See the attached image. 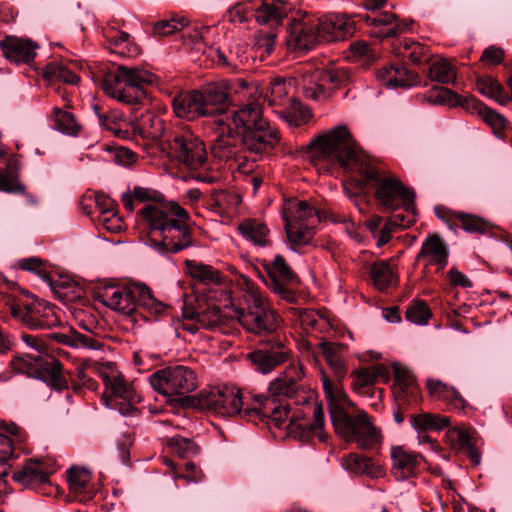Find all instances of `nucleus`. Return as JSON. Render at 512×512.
Here are the masks:
<instances>
[{
    "instance_id": "1",
    "label": "nucleus",
    "mask_w": 512,
    "mask_h": 512,
    "mask_svg": "<svg viewBox=\"0 0 512 512\" xmlns=\"http://www.w3.org/2000/svg\"><path fill=\"white\" fill-rule=\"evenodd\" d=\"M310 152L316 165L321 162L338 164L346 171H355L366 178L374 190L375 200L383 212L398 209L409 211L415 202V193L396 176L385 174L369 164L364 154L357 148L350 131L339 125L316 137L310 143Z\"/></svg>"
},
{
    "instance_id": "2",
    "label": "nucleus",
    "mask_w": 512,
    "mask_h": 512,
    "mask_svg": "<svg viewBox=\"0 0 512 512\" xmlns=\"http://www.w3.org/2000/svg\"><path fill=\"white\" fill-rule=\"evenodd\" d=\"M322 354L336 381L332 382L324 370H320L321 381L335 432L347 442H355L361 449H370L381 441V432L373 424L367 412L361 410L351 415L346 409V395L340 382L347 373L346 346L323 341L319 344Z\"/></svg>"
},
{
    "instance_id": "3",
    "label": "nucleus",
    "mask_w": 512,
    "mask_h": 512,
    "mask_svg": "<svg viewBox=\"0 0 512 512\" xmlns=\"http://www.w3.org/2000/svg\"><path fill=\"white\" fill-rule=\"evenodd\" d=\"M202 407L215 415L229 418L240 415L247 420L254 417L269 418L274 424L280 425L287 411L276 406L274 401L266 399L259 408H244L242 394L239 388L234 386L216 387L200 393Z\"/></svg>"
},
{
    "instance_id": "4",
    "label": "nucleus",
    "mask_w": 512,
    "mask_h": 512,
    "mask_svg": "<svg viewBox=\"0 0 512 512\" xmlns=\"http://www.w3.org/2000/svg\"><path fill=\"white\" fill-rule=\"evenodd\" d=\"M156 76L138 67L118 66L105 75L103 89L110 97L130 105H140L147 100L146 85L153 84Z\"/></svg>"
},
{
    "instance_id": "5",
    "label": "nucleus",
    "mask_w": 512,
    "mask_h": 512,
    "mask_svg": "<svg viewBox=\"0 0 512 512\" xmlns=\"http://www.w3.org/2000/svg\"><path fill=\"white\" fill-rule=\"evenodd\" d=\"M242 288L246 291L247 310L236 309L235 316L249 332L262 335L272 333L279 327V317L270 307L259 288L246 276H241Z\"/></svg>"
},
{
    "instance_id": "6",
    "label": "nucleus",
    "mask_w": 512,
    "mask_h": 512,
    "mask_svg": "<svg viewBox=\"0 0 512 512\" xmlns=\"http://www.w3.org/2000/svg\"><path fill=\"white\" fill-rule=\"evenodd\" d=\"M168 154L188 170L197 172L194 177L211 183L216 177L206 174L209 168L207 151L203 141L189 130L176 132L166 140Z\"/></svg>"
},
{
    "instance_id": "7",
    "label": "nucleus",
    "mask_w": 512,
    "mask_h": 512,
    "mask_svg": "<svg viewBox=\"0 0 512 512\" xmlns=\"http://www.w3.org/2000/svg\"><path fill=\"white\" fill-rule=\"evenodd\" d=\"M212 130L216 135L211 147L213 157L243 175L253 172L254 161L247 160L239 133L231 127V123L218 120Z\"/></svg>"
},
{
    "instance_id": "8",
    "label": "nucleus",
    "mask_w": 512,
    "mask_h": 512,
    "mask_svg": "<svg viewBox=\"0 0 512 512\" xmlns=\"http://www.w3.org/2000/svg\"><path fill=\"white\" fill-rule=\"evenodd\" d=\"M154 390L164 396H183L197 388V376L194 370L184 365L168 366L149 376Z\"/></svg>"
},
{
    "instance_id": "9",
    "label": "nucleus",
    "mask_w": 512,
    "mask_h": 512,
    "mask_svg": "<svg viewBox=\"0 0 512 512\" xmlns=\"http://www.w3.org/2000/svg\"><path fill=\"white\" fill-rule=\"evenodd\" d=\"M7 305L11 315L30 329H50L60 324L55 307L45 301L23 302L9 298Z\"/></svg>"
},
{
    "instance_id": "10",
    "label": "nucleus",
    "mask_w": 512,
    "mask_h": 512,
    "mask_svg": "<svg viewBox=\"0 0 512 512\" xmlns=\"http://www.w3.org/2000/svg\"><path fill=\"white\" fill-rule=\"evenodd\" d=\"M292 90V80L278 77L270 82L269 94L266 97L270 105H288V109L279 112L281 117L289 124L299 126L308 120L310 112L300 101L290 96Z\"/></svg>"
},
{
    "instance_id": "11",
    "label": "nucleus",
    "mask_w": 512,
    "mask_h": 512,
    "mask_svg": "<svg viewBox=\"0 0 512 512\" xmlns=\"http://www.w3.org/2000/svg\"><path fill=\"white\" fill-rule=\"evenodd\" d=\"M149 235L150 244L178 217H188L187 211L173 203L160 201L145 203L138 212Z\"/></svg>"
},
{
    "instance_id": "12",
    "label": "nucleus",
    "mask_w": 512,
    "mask_h": 512,
    "mask_svg": "<svg viewBox=\"0 0 512 512\" xmlns=\"http://www.w3.org/2000/svg\"><path fill=\"white\" fill-rule=\"evenodd\" d=\"M263 267L267 273V287L280 299L294 303L297 300L294 288L298 284V277L286 260L276 255L273 260H264Z\"/></svg>"
},
{
    "instance_id": "13",
    "label": "nucleus",
    "mask_w": 512,
    "mask_h": 512,
    "mask_svg": "<svg viewBox=\"0 0 512 512\" xmlns=\"http://www.w3.org/2000/svg\"><path fill=\"white\" fill-rule=\"evenodd\" d=\"M302 365H289L269 386V394L273 398L285 397L300 405L308 402V388L303 383Z\"/></svg>"
},
{
    "instance_id": "14",
    "label": "nucleus",
    "mask_w": 512,
    "mask_h": 512,
    "mask_svg": "<svg viewBox=\"0 0 512 512\" xmlns=\"http://www.w3.org/2000/svg\"><path fill=\"white\" fill-rule=\"evenodd\" d=\"M386 2L387 0H362L363 7L367 11H371L372 14H359V17L370 26H388V28L376 34V36L380 38L395 37L405 32L409 27L407 21L399 20L396 14L392 12H378ZM411 23L412 22H410V24Z\"/></svg>"
},
{
    "instance_id": "15",
    "label": "nucleus",
    "mask_w": 512,
    "mask_h": 512,
    "mask_svg": "<svg viewBox=\"0 0 512 512\" xmlns=\"http://www.w3.org/2000/svg\"><path fill=\"white\" fill-rule=\"evenodd\" d=\"M202 102L208 118L212 119V125L218 120L226 122L232 101L229 93V85L226 80L212 82L199 90Z\"/></svg>"
},
{
    "instance_id": "16",
    "label": "nucleus",
    "mask_w": 512,
    "mask_h": 512,
    "mask_svg": "<svg viewBox=\"0 0 512 512\" xmlns=\"http://www.w3.org/2000/svg\"><path fill=\"white\" fill-rule=\"evenodd\" d=\"M188 217H178L150 245L159 253H178L192 245V236L187 225Z\"/></svg>"
},
{
    "instance_id": "17",
    "label": "nucleus",
    "mask_w": 512,
    "mask_h": 512,
    "mask_svg": "<svg viewBox=\"0 0 512 512\" xmlns=\"http://www.w3.org/2000/svg\"><path fill=\"white\" fill-rule=\"evenodd\" d=\"M280 141L279 130L268 120L243 132L241 142L245 151L265 155L274 150Z\"/></svg>"
},
{
    "instance_id": "18",
    "label": "nucleus",
    "mask_w": 512,
    "mask_h": 512,
    "mask_svg": "<svg viewBox=\"0 0 512 512\" xmlns=\"http://www.w3.org/2000/svg\"><path fill=\"white\" fill-rule=\"evenodd\" d=\"M185 271L195 281L205 286H216L220 288V295L211 296L216 301L228 302L231 299L230 294L226 291V278L217 269L211 265H207L195 260L185 261Z\"/></svg>"
},
{
    "instance_id": "19",
    "label": "nucleus",
    "mask_w": 512,
    "mask_h": 512,
    "mask_svg": "<svg viewBox=\"0 0 512 512\" xmlns=\"http://www.w3.org/2000/svg\"><path fill=\"white\" fill-rule=\"evenodd\" d=\"M315 22L322 42L345 40L355 32L354 22L344 14H329Z\"/></svg>"
},
{
    "instance_id": "20",
    "label": "nucleus",
    "mask_w": 512,
    "mask_h": 512,
    "mask_svg": "<svg viewBox=\"0 0 512 512\" xmlns=\"http://www.w3.org/2000/svg\"><path fill=\"white\" fill-rule=\"evenodd\" d=\"M99 298L101 302L108 308L125 315L132 314L137 308L136 286H105L100 291Z\"/></svg>"
},
{
    "instance_id": "21",
    "label": "nucleus",
    "mask_w": 512,
    "mask_h": 512,
    "mask_svg": "<svg viewBox=\"0 0 512 512\" xmlns=\"http://www.w3.org/2000/svg\"><path fill=\"white\" fill-rule=\"evenodd\" d=\"M322 42L315 19L294 20L288 29L287 44L293 50H309Z\"/></svg>"
},
{
    "instance_id": "22",
    "label": "nucleus",
    "mask_w": 512,
    "mask_h": 512,
    "mask_svg": "<svg viewBox=\"0 0 512 512\" xmlns=\"http://www.w3.org/2000/svg\"><path fill=\"white\" fill-rule=\"evenodd\" d=\"M445 441L454 451L466 454L473 464H480L481 454L476 448L475 435L466 427L456 426L449 429Z\"/></svg>"
},
{
    "instance_id": "23",
    "label": "nucleus",
    "mask_w": 512,
    "mask_h": 512,
    "mask_svg": "<svg viewBox=\"0 0 512 512\" xmlns=\"http://www.w3.org/2000/svg\"><path fill=\"white\" fill-rule=\"evenodd\" d=\"M53 470L42 460H29L21 469L13 473V480L31 489L49 483Z\"/></svg>"
},
{
    "instance_id": "24",
    "label": "nucleus",
    "mask_w": 512,
    "mask_h": 512,
    "mask_svg": "<svg viewBox=\"0 0 512 512\" xmlns=\"http://www.w3.org/2000/svg\"><path fill=\"white\" fill-rule=\"evenodd\" d=\"M106 388L115 398L122 400V402L117 404L119 405V412L123 416L137 415L138 410L135 404L140 401V396L122 376H115L108 379Z\"/></svg>"
},
{
    "instance_id": "25",
    "label": "nucleus",
    "mask_w": 512,
    "mask_h": 512,
    "mask_svg": "<svg viewBox=\"0 0 512 512\" xmlns=\"http://www.w3.org/2000/svg\"><path fill=\"white\" fill-rule=\"evenodd\" d=\"M269 400L274 401L276 406H281V409L287 411V416L283 418V421L280 423L279 427L282 426V424L289 419V424L287 426V429L290 433L294 434H300L302 435L306 430H311L312 432L316 433L317 430H320L324 425V411L322 406L320 405H314L313 406V417L314 421L309 422L305 419V415L303 411H296L291 416H289V405L288 404H277L276 399H270ZM276 427L278 425L275 424Z\"/></svg>"
},
{
    "instance_id": "26",
    "label": "nucleus",
    "mask_w": 512,
    "mask_h": 512,
    "mask_svg": "<svg viewBox=\"0 0 512 512\" xmlns=\"http://www.w3.org/2000/svg\"><path fill=\"white\" fill-rule=\"evenodd\" d=\"M449 249L443 239L436 234L429 235L421 245L417 261H424L425 266L434 265L437 271L448 265Z\"/></svg>"
},
{
    "instance_id": "27",
    "label": "nucleus",
    "mask_w": 512,
    "mask_h": 512,
    "mask_svg": "<svg viewBox=\"0 0 512 512\" xmlns=\"http://www.w3.org/2000/svg\"><path fill=\"white\" fill-rule=\"evenodd\" d=\"M0 48L8 60L16 63H30L36 56L37 45L31 40L11 35L0 41Z\"/></svg>"
},
{
    "instance_id": "28",
    "label": "nucleus",
    "mask_w": 512,
    "mask_h": 512,
    "mask_svg": "<svg viewBox=\"0 0 512 512\" xmlns=\"http://www.w3.org/2000/svg\"><path fill=\"white\" fill-rule=\"evenodd\" d=\"M202 99L199 90L179 94L172 101L175 115L187 120L207 117Z\"/></svg>"
},
{
    "instance_id": "29",
    "label": "nucleus",
    "mask_w": 512,
    "mask_h": 512,
    "mask_svg": "<svg viewBox=\"0 0 512 512\" xmlns=\"http://www.w3.org/2000/svg\"><path fill=\"white\" fill-rule=\"evenodd\" d=\"M391 459L393 473L399 480L415 476L417 468L423 461L422 455L407 451L401 446L391 448Z\"/></svg>"
},
{
    "instance_id": "30",
    "label": "nucleus",
    "mask_w": 512,
    "mask_h": 512,
    "mask_svg": "<svg viewBox=\"0 0 512 512\" xmlns=\"http://www.w3.org/2000/svg\"><path fill=\"white\" fill-rule=\"evenodd\" d=\"M231 123V127L238 132L239 130L246 131L257 126L260 121H266L262 115V108L258 101H252L243 105L240 109L229 111L227 119Z\"/></svg>"
},
{
    "instance_id": "31",
    "label": "nucleus",
    "mask_w": 512,
    "mask_h": 512,
    "mask_svg": "<svg viewBox=\"0 0 512 512\" xmlns=\"http://www.w3.org/2000/svg\"><path fill=\"white\" fill-rule=\"evenodd\" d=\"M289 349L282 343L271 349H260L249 354V358L256 369L263 374L271 372L276 366L287 361Z\"/></svg>"
},
{
    "instance_id": "32",
    "label": "nucleus",
    "mask_w": 512,
    "mask_h": 512,
    "mask_svg": "<svg viewBox=\"0 0 512 512\" xmlns=\"http://www.w3.org/2000/svg\"><path fill=\"white\" fill-rule=\"evenodd\" d=\"M369 276L373 286L379 291L394 287L399 282L397 267L392 259L373 262L369 267Z\"/></svg>"
},
{
    "instance_id": "33",
    "label": "nucleus",
    "mask_w": 512,
    "mask_h": 512,
    "mask_svg": "<svg viewBox=\"0 0 512 512\" xmlns=\"http://www.w3.org/2000/svg\"><path fill=\"white\" fill-rule=\"evenodd\" d=\"M290 5L282 0L255 2L254 17L259 24L277 25L287 16Z\"/></svg>"
},
{
    "instance_id": "34",
    "label": "nucleus",
    "mask_w": 512,
    "mask_h": 512,
    "mask_svg": "<svg viewBox=\"0 0 512 512\" xmlns=\"http://www.w3.org/2000/svg\"><path fill=\"white\" fill-rule=\"evenodd\" d=\"M376 76L390 88L411 87L417 83V76L401 64L386 65L378 69Z\"/></svg>"
},
{
    "instance_id": "35",
    "label": "nucleus",
    "mask_w": 512,
    "mask_h": 512,
    "mask_svg": "<svg viewBox=\"0 0 512 512\" xmlns=\"http://www.w3.org/2000/svg\"><path fill=\"white\" fill-rule=\"evenodd\" d=\"M426 387L432 398L441 400L449 405L450 409L464 411L468 406L466 400L452 386L436 379H427Z\"/></svg>"
},
{
    "instance_id": "36",
    "label": "nucleus",
    "mask_w": 512,
    "mask_h": 512,
    "mask_svg": "<svg viewBox=\"0 0 512 512\" xmlns=\"http://www.w3.org/2000/svg\"><path fill=\"white\" fill-rule=\"evenodd\" d=\"M69 490L80 501L90 500L94 496L91 473L85 468L72 467L68 470Z\"/></svg>"
},
{
    "instance_id": "37",
    "label": "nucleus",
    "mask_w": 512,
    "mask_h": 512,
    "mask_svg": "<svg viewBox=\"0 0 512 512\" xmlns=\"http://www.w3.org/2000/svg\"><path fill=\"white\" fill-rule=\"evenodd\" d=\"M135 130L139 134L152 142H161L166 136V125L164 120L153 113L147 112L142 114L137 120Z\"/></svg>"
},
{
    "instance_id": "38",
    "label": "nucleus",
    "mask_w": 512,
    "mask_h": 512,
    "mask_svg": "<svg viewBox=\"0 0 512 512\" xmlns=\"http://www.w3.org/2000/svg\"><path fill=\"white\" fill-rule=\"evenodd\" d=\"M292 320L298 324L304 332L324 331L328 328V321L313 309L290 308Z\"/></svg>"
},
{
    "instance_id": "39",
    "label": "nucleus",
    "mask_w": 512,
    "mask_h": 512,
    "mask_svg": "<svg viewBox=\"0 0 512 512\" xmlns=\"http://www.w3.org/2000/svg\"><path fill=\"white\" fill-rule=\"evenodd\" d=\"M49 359H44L39 356L25 354L17 356L12 360L13 369L19 373L32 378L40 379L43 372L48 365Z\"/></svg>"
},
{
    "instance_id": "40",
    "label": "nucleus",
    "mask_w": 512,
    "mask_h": 512,
    "mask_svg": "<svg viewBox=\"0 0 512 512\" xmlns=\"http://www.w3.org/2000/svg\"><path fill=\"white\" fill-rule=\"evenodd\" d=\"M185 315L195 320L197 324L205 329H218L226 321V317L223 315L221 309L216 305H208L206 308H200L199 310L193 311L191 314L185 313Z\"/></svg>"
},
{
    "instance_id": "41",
    "label": "nucleus",
    "mask_w": 512,
    "mask_h": 512,
    "mask_svg": "<svg viewBox=\"0 0 512 512\" xmlns=\"http://www.w3.org/2000/svg\"><path fill=\"white\" fill-rule=\"evenodd\" d=\"M300 85L306 97L318 100L325 96V81L323 80L322 70L313 69L303 72Z\"/></svg>"
},
{
    "instance_id": "42",
    "label": "nucleus",
    "mask_w": 512,
    "mask_h": 512,
    "mask_svg": "<svg viewBox=\"0 0 512 512\" xmlns=\"http://www.w3.org/2000/svg\"><path fill=\"white\" fill-rule=\"evenodd\" d=\"M471 98L460 96L451 89L444 87H435L427 96V99L434 104H445L450 107L461 106L468 110H470Z\"/></svg>"
},
{
    "instance_id": "43",
    "label": "nucleus",
    "mask_w": 512,
    "mask_h": 512,
    "mask_svg": "<svg viewBox=\"0 0 512 512\" xmlns=\"http://www.w3.org/2000/svg\"><path fill=\"white\" fill-rule=\"evenodd\" d=\"M241 235L255 245L265 247L269 245V230L267 226L257 220H245L238 227Z\"/></svg>"
},
{
    "instance_id": "44",
    "label": "nucleus",
    "mask_w": 512,
    "mask_h": 512,
    "mask_svg": "<svg viewBox=\"0 0 512 512\" xmlns=\"http://www.w3.org/2000/svg\"><path fill=\"white\" fill-rule=\"evenodd\" d=\"M428 77L441 84H453L457 78V69L448 59L440 58L429 66Z\"/></svg>"
},
{
    "instance_id": "45",
    "label": "nucleus",
    "mask_w": 512,
    "mask_h": 512,
    "mask_svg": "<svg viewBox=\"0 0 512 512\" xmlns=\"http://www.w3.org/2000/svg\"><path fill=\"white\" fill-rule=\"evenodd\" d=\"M51 120L53 127L65 135L76 137L81 130L74 114L58 107L53 108Z\"/></svg>"
},
{
    "instance_id": "46",
    "label": "nucleus",
    "mask_w": 512,
    "mask_h": 512,
    "mask_svg": "<svg viewBox=\"0 0 512 512\" xmlns=\"http://www.w3.org/2000/svg\"><path fill=\"white\" fill-rule=\"evenodd\" d=\"M315 215L316 210L307 201H290L283 210L285 223L293 220L299 224L310 223V219Z\"/></svg>"
},
{
    "instance_id": "47",
    "label": "nucleus",
    "mask_w": 512,
    "mask_h": 512,
    "mask_svg": "<svg viewBox=\"0 0 512 512\" xmlns=\"http://www.w3.org/2000/svg\"><path fill=\"white\" fill-rule=\"evenodd\" d=\"M470 109L476 111L496 134H500L506 129L508 124L506 118L474 97L471 98Z\"/></svg>"
},
{
    "instance_id": "48",
    "label": "nucleus",
    "mask_w": 512,
    "mask_h": 512,
    "mask_svg": "<svg viewBox=\"0 0 512 512\" xmlns=\"http://www.w3.org/2000/svg\"><path fill=\"white\" fill-rule=\"evenodd\" d=\"M412 427L418 432L440 431L450 425V417L440 414L422 413L412 417Z\"/></svg>"
},
{
    "instance_id": "49",
    "label": "nucleus",
    "mask_w": 512,
    "mask_h": 512,
    "mask_svg": "<svg viewBox=\"0 0 512 512\" xmlns=\"http://www.w3.org/2000/svg\"><path fill=\"white\" fill-rule=\"evenodd\" d=\"M106 37L111 52L127 57L135 56L138 53V49L131 43L128 33L112 30L108 32Z\"/></svg>"
},
{
    "instance_id": "50",
    "label": "nucleus",
    "mask_w": 512,
    "mask_h": 512,
    "mask_svg": "<svg viewBox=\"0 0 512 512\" xmlns=\"http://www.w3.org/2000/svg\"><path fill=\"white\" fill-rule=\"evenodd\" d=\"M136 294L137 307L144 308L151 315L160 316L166 311L167 305L156 299L147 286L136 285Z\"/></svg>"
},
{
    "instance_id": "51",
    "label": "nucleus",
    "mask_w": 512,
    "mask_h": 512,
    "mask_svg": "<svg viewBox=\"0 0 512 512\" xmlns=\"http://www.w3.org/2000/svg\"><path fill=\"white\" fill-rule=\"evenodd\" d=\"M62 363L54 358L48 360V365L41 376V380L47 383L51 388L62 391L68 387L66 378L62 373Z\"/></svg>"
},
{
    "instance_id": "52",
    "label": "nucleus",
    "mask_w": 512,
    "mask_h": 512,
    "mask_svg": "<svg viewBox=\"0 0 512 512\" xmlns=\"http://www.w3.org/2000/svg\"><path fill=\"white\" fill-rule=\"evenodd\" d=\"M162 199V195L158 192L144 188V187H135L133 191H126L122 193L121 202L124 208L132 212L134 210V200L139 202H155L160 201Z\"/></svg>"
},
{
    "instance_id": "53",
    "label": "nucleus",
    "mask_w": 512,
    "mask_h": 512,
    "mask_svg": "<svg viewBox=\"0 0 512 512\" xmlns=\"http://www.w3.org/2000/svg\"><path fill=\"white\" fill-rule=\"evenodd\" d=\"M476 86L481 94L495 100L501 105H506L509 102V96L505 92L504 88L492 77L478 79Z\"/></svg>"
},
{
    "instance_id": "54",
    "label": "nucleus",
    "mask_w": 512,
    "mask_h": 512,
    "mask_svg": "<svg viewBox=\"0 0 512 512\" xmlns=\"http://www.w3.org/2000/svg\"><path fill=\"white\" fill-rule=\"evenodd\" d=\"M44 76L49 82H64L76 84L79 76L62 63H49L44 69Z\"/></svg>"
},
{
    "instance_id": "55",
    "label": "nucleus",
    "mask_w": 512,
    "mask_h": 512,
    "mask_svg": "<svg viewBox=\"0 0 512 512\" xmlns=\"http://www.w3.org/2000/svg\"><path fill=\"white\" fill-rule=\"evenodd\" d=\"M285 230L289 241L293 244H307L313 236L311 223L299 224L293 220L285 223Z\"/></svg>"
},
{
    "instance_id": "56",
    "label": "nucleus",
    "mask_w": 512,
    "mask_h": 512,
    "mask_svg": "<svg viewBox=\"0 0 512 512\" xmlns=\"http://www.w3.org/2000/svg\"><path fill=\"white\" fill-rule=\"evenodd\" d=\"M351 377L353 390L361 395L368 394L371 387L376 383L371 366L353 370Z\"/></svg>"
},
{
    "instance_id": "57",
    "label": "nucleus",
    "mask_w": 512,
    "mask_h": 512,
    "mask_svg": "<svg viewBox=\"0 0 512 512\" xmlns=\"http://www.w3.org/2000/svg\"><path fill=\"white\" fill-rule=\"evenodd\" d=\"M406 319L417 325H425L431 317V311L423 300H414L405 313Z\"/></svg>"
},
{
    "instance_id": "58",
    "label": "nucleus",
    "mask_w": 512,
    "mask_h": 512,
    "mask_svg": "<svg viewBox=\"0 0 512 512\" xmlns=\"http://www.w3.org/2000/svg\"><path fill=\"white\" fill-rule=\"evenodd\" d=\"M455 217L460 222L461 227L468 233L484 234L490 230L489 223L478 216L458 212Z\"/></svg>"
},
{
    "instance_id": "59",
    "label": "nucleus",
    "mask_w": 512,
    "mask_h": 512,
    "mask_svg": "<svg viewBox=\"0 0 512 512\" xmlns=\"http://www.w3.org/2000/svg\"><path fill=\"white\" fill-rule=\"evenodd\" d=\"M345 470L356 474H368L371 471L372 460L357 453H350L342 460Z\"/></svg>"
},
{
    "instance_id": "60",
    "label": "nucleus",
    "mask_w": 512,
    "mask_h": 512,
    "mask_svg": "<svg viewBox=\"0 0 512 512\" xmlns=\"http://www.w3.org/2000/svg\"><path fill=\"white\" fill-rule=\"evenodd\" d=\"M187 25L188 20L185 17L175 16L155 23L153 32L158 36H169L175 32L181 31Z\"/></svg>"
},
{
    "instance_id": "61",
    "label": "nucleus",
    "mask_w": 512,
    "mask_h": 512,
    "mask_svg": "<svg viewBox=\"0 0 512 512\" xmlns=\"http://www.w3.org/2000/svg\"><path fill=\"white\" fill-rule=\"evenodd\" d=\"M277 34L273 29L259 30L254 36V48L256 52L264 55H270L274 50Z\"/></svg>"
},
{
    "instance_id": "62",
    "label": "nucleus",
    "mask_w": 512,
    "mask_h": 512,
    "mask_svg": "<svg viewBox=\"0 0 512 512\" xmlns=\"http://www.w3.org/2000/svg\"><path fill=\"white\" fill-rule=\"evenodd\" d=\"M393 369L398 392L403 394L412 393L415 386V379L410 371L405 366L398 363L393 365Z\"/></svg>"
},
{
    "instance_id": "63",
    "label": "nucleus",
    "mask_w": 512,
    "mask_h": 512,
    "mask_svg": "<svg viewBox=\"0 0 512 512\" xmlns=\"http://www.w3.org/2000/svg\"><path fill=\"white\" fill-rule=\"evenodd\" d=\"M97 224L108 232L119 233L124 228V222L117 211H103L97 216Z\"/></svg>"
},
{
    "instance_id": "64",
    "label": "nucleus",
    "mask_w": 512,
    "mask_h": 512,
    "mask_svg": "<svg viewBox=\"0 0 512 512\" xmlns=\"http://www.w3.org/2000/svg\"><path fill=\"white\" fill-rule=\"evenodd\" d=\"M171 451L181 458H187L197 453L196 444L188 438L175 436L169 442Z\"/></svg>"
}]
</instances>
